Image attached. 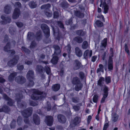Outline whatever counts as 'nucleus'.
Here are the masks:
<instances>
[{
  "label": "nucleus",
  "instance_id": "nucleus-6",
  "mask_svg": "<svg viewBox=\"0 0 130 130\" xmlns=\"http://www.w3.org/2000/svg\"><path fill=\"white\" fill-rule=\"evenodd\" d=\"M15 80L18 84H22L26 82V79L23 76H20L16 77L15 78Z\"/></svg>",
  "mask_w": 130,
  "mask_h": 130
},
{
  "label": "nucleus",
  "instance_id": "nucleus-4",
  "mask_svg": "<svg viewBox=\"0 0 130 130\" xmlns=\"http://www.w3.org/2000/svg\"><path fill=\"white\" fill-rule=\"evenodd\" d=\"M43 92H41L37 89H35L31 96V98L33 100H37L39 98V95L43 94Z\"/></svg>",
  "mask_w": 130,
  "mask_h": 130
},
{
  "label": "nucleus",
  "instance_id": "nucleus-34",
  "mask_svg": "<svg viewBox=\"0 0 130 130\" xmlns=\"http://www.w3.org/2000/svg\"><path fill=\"white\" fill-rule=\"evenodd\" d=\"M58 58L57 56H54L51 59V61L53 64H56L58 62Z\"/></svg>",
  "mask_w": 130,
  "mask_h": 130
},
{
  "label": "nucleus",
  "instance_id": "nucleus-61",
  "mask_svg": "<svg viewBox=\"0 0 130 130\" xmlns=\"http://www.w3.org/2000/svg\"><path fill=\"white\" fill-rule=\"evenodd\" d=\"M45 14L48 17H51L52 15V13L49 11H45Z\"/></svg>",
  "mask_w": 130,
  "mask_h": 130
},
{
  "label": "nucleus",
  "instance_id": "nucleus-25",
  "mask_svg": "<svg viewBox=\"0 0 130 130\" xmlns=\"http://www.w3.org/2000/svg\"><path fill=\"white\" fill-rule=\"evenodd\" d=\"M75 53L76 55L78 57H80L82 55V52L80 49L77 47L75 49Z\"/></svg>",
  "mask_w": 130,
  "mask_h": 130
},
{
  "label": "nucleus",
  "instance_id": "nucleus-38",
  "mask_svg": "<svg viewBox=\"0 0 130 130\" xmlns=\"http://www.w3.org/2000/svg\"><path fill=\"white\" fill-rule=\"evenodd\" d=\"M60 5L64 9L68 7L69 4L66 2L64 1L61 3Z\"/></svg>",
  "mask_w": 130,
  "mask_h": 130
},
{
  "label": "nucleus",
  "instance_id": "nucleus-36",
  "mask_svg": "<svg viewBox=\"0 0 130 130\" xmlns=\"http://www.w3.org/2000/svg\"><path fill=\"white\" fill-rule=\"evenodd\" d=\"M112 120L114 122L117 121L118 118L119 116L115 113L112 114Z\"/></svg>",
  "mask_w": 130,
  "mask_h": 130
},
{
  "label": "nucleus",
  "instance_id": "nucleus-55",
  "mask_svg": "<svg viewBox=\"0 0 130 130\" xmlns=\"http://www.w3.org/2000/svg\"><path fill=\"white\" fill-rule=\"evenodd\" d=\"M79 76L82 79H83L85 76V74L82 72H80L79 73Z\"/></svg>",
  "mask_w": 130,
  "mask_h": 130
},
{
  "label": "nucleus",
  "instance_id": "nucleus-14",
  "mask_svg": "<svg viewBox=\"0 0 130 130\" xmlns=\"http://www.w3.org/2000/svg\"><path fill=\"white\" fill-rule=\"evenodd\" d=\"M26 77L28 80L31 79H34V73L33 70H30L27 72L26 75Z\"/></svg>",
  "mask_w": 130,
  "mask_h": 130
},
{
  "label": "nucleus",
  "instance_id": "nucleus-59",
  "mask_svg": "<svg viewBox=\"0 0 130 130\" xmlns=\"http://www.w3.org/2000/svg\"><path fill=\"white\" fill-rule=\"evenodd\" d=\"M124 47H125V51L127 53V54L129 55V51L128 50V47L127 45V44H125V45L124 46Z\"/></svg>",
  "mask_w": 130,
  "mask_h": 130
},
{
  "label": "nucleus",
  "instance_id": "nucleus-62",
  "mask_svg": "<svg viewBox=\"0 0 130 130\" xmlns=\"http://www.w3.org/2000/svg\"><path fill=\"white\" fill-rule=\"evenodd\" d=\"M73 108L75 111L79 110L80 109V107L79 106L76 105L73 106Z\"/></svg>",
  "mask_w": 130,
  "mask_h": 130
},
{
  "label": "nucleus",
  "instance_id": "nucleus-56",
  "mask_svg": "<svg viewBox=\"0 0 130 130\" xmlns=\"http://www.w3.org/2000/svg\"><path fill=\"white\" fill-rule=\"evenodd\" d=\"M17 69L19 70H22L24 68L23 66L22 65L18 64L17 65Z\"/></svg>",
  "mask_w": 130,
  "mask_h": 130
},
{
  "label": "nucleus",
  "instance_id": "nucleus-49",
  "mask_svg": "<svg viewBox=\"0 0 130 130\" xmlns=\"http://www.w3.org/2000/svg\"><path fill=\"white\" fill-rule=\"evenodd\" d=\"M34 79H31L30 80H28L29 81V83L27 85L29 87L32 86L34 85V83L33 80Z\"/></svg>",
  "mask_w": 130,
  "mask_h": 130
},
{
  "label": "nucleus",
  "instance_id": "nucleus-42",
  "mask_svg": "<svg viewBox=\"0 0 130 130\" xmlns=\"http://www.w3.org/2000/svg\"><path fill=\"white\" fill-rule=\"evenodd\" d=\"M10 43H7L6 46L4 47V50L5 52H8L10 50Z\"/></svg>",
  "mask_w": 130,
  "mask_h": 130
},
{
  "label": "nucleus",
  "instance_id": "nucleus-1",
  "mask_svg": "<svg viewBox=\"0 0 130 130\" xmlns=\"http://www.w3.org/2000/svg\"><path fill=\"white\" fill-rule=\"evenodd\" d=\"M32 112V107H29L22 112V114L24 118V122L27 125L24 126V128H27L28 127V125H30V121L28 118L31 115Z\"/></svg>",
  "mask_w": 130,
  "mask_h": 130
},
{
  "label": "nucleus",
  "instance_id": "nucleus-23",
  "mask_svg": "<svg viewBox=\"0 0 130 130\" xmlns=\"http://www.w3.org/2000/svg\"><path fill=\"white\" fill-rule=\"evenodd\" d=\"M72 82V83L74 85H76L81 83L79 79L77 77L73 78Z\"/></svg>",
  "mask_w": 130,
  "mask_h": 130
},
{
  "label": "nucleus",
  "instance_id": "nucleus-31",
  "mask_svg": "<svg viewBox=\"0 0 130 130\" xmlns=\"http://www.w3.org/2000/svg\"><path fill=\"white\" fill-rule=\"evenodd\" d=\"M51 5L49 4H47L43 5H42L41 7V9H44L45 10H48L51 7Z\"/></svg>",
  "mask_w": 130,
  "mask_h": 130
},
{
  "label": "nucleus",
  "instance_id": "nucleus-9",
  "mask_svg": "<svg viewBox=\"0 0 130 130\" xmlns=\"http://www.w3.org/2000/svg\"><path fill=\"white\" fill-rule=\"evenodd\" d=\"M81 119L80 117H76L72 121L71 123L70 124V126L72 128L75 127L80 122Z\"/></svg>",
  "mask_w": 130,
  "mask_h": 130
},
{
  "label": "nucleus",
  "instance_id": "nucleus-51",
  "mask_svg": "<svg viewBox=\"0 0 130 130\" xmlns=\"http://www.w3.org/2000/svg\"><path fill=\"white\" fill-rule=\"evenodd\" d=\"M30 105L34 106H36L38 105V102H35L31 101L30 102Z\"/></svg>",
  "mask_w": 130,
  "mask_h": 130
},
{
  "label": "nucleus",
  "instance_id": "nucleus-52",
  "mask_svg": "<svg viewBox=\"0 0 130 130\" xmlns=\"http://www.w3.org/2000/svg\"><path fill=\"white\" fill-rule=\"evenodd\" d=\"M16 121L14 120H13L11 123L10 126L11 128H14L15 126Z\"/></svg>",
  "mask_w": 130,
  "mask_h": 130
},
{
  "label": "nucleus",
  "instance_id": "nucleus-57",
  "mask_svg": "<svg viewBox=\"0 0 130 130\" xmlns=\"http://www.w3.org/2000/svg\"><path fill=\"white\" fill-rule=\"evenodd\" d=\"M17 123L18 125H20L21 124L22 122V119L20 117H19L17 119Z\"/></svg>",
  "mask_w": 130,
  "mask_h": 130
},
{
  "label": "nucleus",
  "instance_id": "nucleus-41",
  "mask_svg": "<svg viewBox=\"0 0 130 130\" xmlns=\"http://www.w3.org/2000/svg\"><path fill=\"white\" fill-rule=\"evenodd\" d=\"M88 43L86 41H84L82 45V47L83 49H85L87 48L88 47Z\"/></svg>",
  "mask_w": 130,
  "mask_h": 130
},
{
  "label": "nucleus",
  "instance_id": "nucleus-64",
  "mask_svg": "<svg viewBox=\"0 0 130 130\" xmlns=\"http://www.w3.org/2000/svg\"><path fill=\"white\" fill-rule=\"evenodd\" d=\"M17 26L19 27H21L23 26V23L21 22H18L16 23Z\"/></svg>",
  "mask_w": 130,
  "mask_h": 130
},
{
  "label": "nucleus",
  "instance_id": "nucleus-21",
  "mask_svg": "<svg viewBox=\"0 0 130 130\" xmlns=\"http://www.w3.org/2000/svg\"><path fill=\"white\" fill-rule=\"evenodd\" d=\"M92 52L91 51L90 52L89 50H86L84 53L83 56L84 58L86 59L87 58L88 56L91 57L92 56Z\"/></svg>",
  "mask_w": 130,
  "mask_h": 130
},
{
  "label": "nucleus",
  "instance_id": "nucleus-19",
  "mask_svg": "<svg viewBox=\"0 0 130 130\" xmlns=\"http://www.w3.org/2000/svg\"><path fill=\"white\" fill-rule=\"evenodd\" d=\"M43 67L40 65H37L36 68V72L39 73L41 74L43 73Z\"/></svg>",
  "mask_w": 130,
  "mask_h": 130
},
{
  "label": "nucleus",
  "instance_id": "nucleus-12",
  "mask_svg": "<svg viewBox=\"0 0 130 130\" xmlns=\"http://www.w3.org/2000/svg\"><path fill=\"white\" fill-rule=\"evenodd\" d=\"M58 120L59 122L61 123H65L66 121V118L64 115L60 114L57 116Z\"/></svg>",
  "mask_w": 130,
  "mask_h": 130
},
{
  "label": "nucleus",
  "instance_id": "nucleus-54",
  "mask_svg": "<svg viewBox=\"0 0 130 130\" xmlns=\"http://www.w3.org/2000/svg\"><path fill=\"white\" fill-rule=\"evenodd\" d=\"M105 81L107 84L110 83L111 82V77L110 76L106 77Z\"/></svg>",
  "mask_w": 130,
  "mask_h": 130
},
{
  "label": "nucleus",
  "instance_id": "nucleus-60",
  "mask_svg": "<svg viewBox=\"0 0 130 130\" xmlns=\"http://www.w3.org/2000/svg\"><path fill=\"white\" fill-rule=\"evenodd\" d=\"M98 99V96L96 95H94L93 98V101L95 103L97 102Z\"/></svg>",
  "mask_w": 130,
  "mask_h": 130
},
{
  "label": "nucleus",
  "instance_id": "nucleus-43",
  "mask_svg": "<svg viewBox=\"0 0 130 130\" xmlns=\"http://www.w3.org/2000/svg\"><path fill=\"white\" fill-rule=\"evenodd\" d=\"M107 39H104L101 42V45L100 46V47H105L107 45Z\"/></svg>",
  "mask_w": 130,
  "mask_h": 130
},
{
  "label": "nucleus",
  "instance_id": "nucleus-58",
  "mask_svg": "<svg viewBox=\"0 0 130 130\" xmlns=\"http://www.w3.org/2000/svg\"><path fill=\"white\" fill-rule=\"evenodd\" d=\"M24 63L25 64L30 65L32 64V61H29L26 60H25Z\"/></svg>",
  "mask_w": 130,
  "mask_h": 130
},
{
  "label": "nucleus",
  "instance_id": "nucleus-18",
  "mask_svg": "<svg viewBox=\"0 0 130 130\" xmlns=\"http://www.w3.org/2000/svg\"><path fill=\"white\" fill-rule=\"evenodd\" d=\"M33 120L35 123L36 125H39L40 123V120L39 117L35 114L33 115Z\"/></svg>",
  "mask_w": 130,
  "mask_h": 130
},
{
  "label": "nucleus",
  "instance_id": "nucleus-40",
  "mask_svg": "<svg viewBox=\"0 0 130 130\" xmlns=\"http://www.w3.org/2000/svg\"><path fill=\"white\" fill-rule=\"evenodd\" d=\"M71 100L73 102L75 103H77L79 102V99L78 97H72Z\"/></svg>",
  "mask_w": 130,
  "mask_h": 130
},
{
  "label": "nucleus",
  "instance_id": "nucleus-47",
  "mask_svg": "<svg viewBox=\"0 0 130 130\" xmlns=\"http://www.w3.org/2000/svg\"><path fill=\"white\" fill-rule=\"evenodd\" d=\"M99 68H98L97 71V72L98 73L100 72H104V67L103 65L102 64H100L99 65Z\"/></svg>",
  "mask_w": 130,
  "mask_h": 130
},
{
  "label": "nucleus",
  "instance_id": "nucleus-39",
  "mask_svg": "<svg viewBox=\"0 0 130 130\" xmlns=\"http://www.w3.org/2000/svg\"><path fill=\"white\" fill-rule=\"evenodd\" d=\"M29 6L32 8H36L37 6V4L33 1L30 2L29 3Z\"/></svg>",
  "mask_w": 130,
  "mask_h": 130
},
{
  "label": "nucleus",
  "instance_id": "nucleus-29",
  "mask_svg": "<svg viewBox=\"0 0 130 130\" xmlns=\"http://www.w3.org/2000/svg\"><path fill=\"white\" fill-rule=\"evenodd\" d=\"M27 37V40L30 41L35 38V35L33 33L29 32L28 33Z\"/></svg>",
  "mask_w": 130,
  "mask_h": 130
},
{
  "label": "nucleus",
  "instance_id": "nucleus-27",
  "mask_svg": "<svg viewBox=\"0 0 130 130\" xmlns=\"http://www.w3.org/2000/svg\"><path fill=\"white\" fill-rule=\"evenodd\" d=\"M60 87L59 84H56L53 85L52 87V90L54 91H57L60 89Z\"/></svg>",
  "mask_w": 130,
  "mask_h": 130
},
{
  "label": "nucleus",
  "instance_id": "nucleus-24",
  "mask_svg": "<svg viewBox=\"0 0 130 130\" xmlns=\"http://www.w3.org/2000/svg\"><path fill=\"white\" fill-rule=\"evenodd\" d=\"M35 37L37 41L41 40L42 37L41 32L40 31H37L35 35Z\"/></svg>",
  "mask_w": 130,
  "mask_h": 130
},
{
  "label": "nucleus",
  "instance_id": "nucleus-63",
  "mask_svg": "<svg viewBox=\"0 0 130 130\" xmlns=\"http://www.w3.org/2000/svg\"><path fill=\"white\" fill-rule=\"evenodd\" d=\"M57 23L58 26L61 28H64V26L63 24L60 21H58Z\"/></svg>",
  "mask_w": 130,
  "mask_h": 130
},
{
  "label": "nucleus",
  "instance_id": "nucleus-17",
  "mask_svg": "<svg viewBox=\"0 0 130 130\" xmlns=\"http://www.w3.org/2000/svg\"><path fill=\"white\" fill-rule=\"evenodd\" d=\"M107 4H106L105 2H103V6L104 8V13H106L107 12V11L108 9V7L107 4H109L110 3V0H107Z\"/></svg>",
  "mask_w": 130,
  "mask_h": 130
},
{
  "label": "nucleus",
  "instance_id": "nucleus-8",
  "mask_svg": "<svg viewBox=\"0 0 130 130\" xmlns=\"http://www.w3.org/2000/svg\"><path fill=\"white\" fill-rule=\"evenodd\" d=\"M108 88L106 86L105 87L103 90V97L101 101V103H104L108 95Z\"/></svg>",
  "mask_w": 130,
  "mask_h": 130
},
{
  "label": "nucleus",
  "instance_id": "nucleus-5",
  "mask_svg": "<svg viewBox=\"0 0 130 130\" xmlns=\"http://www.w3.org/2000/svg\"><path fill=\"white\" fill-rule=\"evenodd\" d=\"M41 28L43 30L45 36L47 38L50 36V29L48 26L45 24H42L41 25Z\"/></svg>",
  "mask_w": 130,
  "mask_h": 130
},
{
  "label": "nucleus",
  "instance_id": "nucleus-16",
  "mask_svg": "<svg viewBox=\"0 0 130 130\" xmlns=\"http://www.w3.org/2000/svg\"><path fill=\"white\" fill-rule=\"evenodd\" d=\"M3 97L5 100L8 101L7 102V104L8 105L11 106L13 105L14 102L6 94H3Z\"/></svg>",
  "mask_w": 130,
  "mask_h": 130
},
{
  "label": "nucleus",
  "instance_id": "nucleus-44",
  "mask_svg": "<svg viewBox=\"0 0 130 130\" xmlns=\"http://www.w3.org/2000/svg\"><path fill=\"white\" fill-rule=\"evenodd\" d=\"M76 33L77 35L81 36H83L84 34V32L82 30H79L76 31Z\"/></svg>",
  "mask_w": 130,
  "mask_h": 130
},
{
  "label": "nucleus",
  "instance_id": "nucleus-48",
  "mask_svg": "<svg viewBox=\"0 0 130 130\" xmlns=\"http://www.w3.org/2000/svg\"><path fill=\"white\" fill-rule=\"evenodd\" d=\"M21 49L22 51H24L25 52L28 54H29L30 52V51L29 50L24 46H22L21 47Z\"/></svg>",
  "mask_w": 130,
  "mask_h": 130
},
{
  "label": "nucleus",
  "instance_id": "nucleus-13",
  "mask_svg": "<svg viewBox=\"0 0 130 130\" xmlns=\"http://www.w3.org/2000/svg\"><path fill=\"white\" fill-rule=\"evenodd\" d=\"M113 56V55L109 57V60L108 62V69L109 71H111L113 69V60L112 57Z\"/></svg>",
  "mask_w": 130,
  "mask_h": 130
},
{
  "label": "nucleus",
  "instance_id": "nucleus-35",
  "mask_svg": "<svg viewBox=\"0 0 130 130\" xmlns=\"http://www.w3.org/2000/svg\"><path fill=\"white\" fill-rule=\"evenodd\" d=\"M2 112H7L9 111L10 110L9 107L6 105H4L1 108Z\"/></svg>",
  "mask_w": 130,
  "mask_h": 130
},
{
  "label": "nucleus",
  "instance_id": "nucleus-45",
  "mask_svg": "<svg viewBox=\"0 0 130 130\" xmlns=\"http://www.w3.org/2000/svg\"><path fill=\"white\" fill-rule=\"evenodd\" d=\"M104 81V78L103 77H101L98 81V85L100 86H102V84L103 83Z\"/></svg>",
  "mask_w": 130,
  "mask_h": 130
},
{
  "label": "nucleus",
  "instance_id": "nucleus-28",
  "mask_svg": "<svg viewBox=\"0 0 130 130\" xmlns=\"http://www.w3.org/2000/svg\"><path fill=\"white\" fill-rule=\"evenodd\" d=\"M17 73L16 72H13L11 73L9 76L8 79V80L10 82L13 81L14 77L17 75Z\"/></svg>",
  "mask_w": 130,
  "mask_h": 130
},
{
  "label": "nucleus",
  "instance_id": "nucleus-53",
  "mask_svg": "<svg viewBox=\"0 0 130 130\" xmlns=\"http://www.w3.org/2000/svg\"><path fill=\"white\" fill-rule=\"evenodd\" d=\"M95 23L97 26L99 27H101L103 25V23L99 20L96 21Z\"/></svg>",
  "mask_w": 130,
  "mask_h": 130
},
{
  "label": "nucleus",
  "instance_id": "nucleus-26",
  "mask_svg": "<svg viewBox=\"0 0 130 130\" xmlns=\"http://www.w3.org/2000/svg\"><path fill=\"white\" fill-rule=\"evenodd\" d=\"M37 43L35 40H33L31 42L29 47L31 50H33L37 47Z\"/></svg>",
  "mask_w": 130,
  "mask_h": 130
},
{
  "label": "nucleus",
  "instance_id": "nucleus-33",
  "mask_svg": "<svg viewBox=\"0 0 130 130\" xmlns=\"http://www.w3.org/2000/svg\"><path fill=\"white\" fill-rule=\"evenodd\" d=\"M75 15L79 18H83L84 16V13H81L79 11H77L75 12Z\"/></svg>",
  "mask_w": 130,
  "mask_h": 130
},
{
  "label": "nucleus",
  "instance_id": "nucleus-37",
  "mask_svg": "<svg viewBox=\"0 0 130 130\" xmlns=\"http://www.w3.org/2000/svg\"><path fill=\"white\" fill-rule=\"evenodd\" d=\"M64 62H62L60 64V67L61 68V70L60 71L59 74L60 76H62L63 75L64 73V69L63 65Z\"/></svg>",
  "mask_w": 130,
  "mask_h": 130
},
{
  "label": "nucleus",
  "instance_id": "nucleus-3",
  "mask_svg": "<svg viewBox=\"0 0 130 130\" xmlns=\"http://www.w3.org/2000/svg\"><path fill=\"white\" fill-rule=\"evenodd\" d=\"M19 59V56L17 55H15L14 58L8 62L7 65L10 67L14 66L17 63Z\"/></svg>",
  "mask_w": 130,
  "mask_h": 130
},
{
  "label": "nucleus",
  "instance_id": "nucleus-2",
  "mask_svg": "<svg viewBox=\"0 0 130 130\" xmlns=\"http://www.w3.org/2000/svg\"><path fill=\"white\" fill-rule=\"evenodd\" d=\"M23 96L22 94L18 93L16 94L15 99L17 101V105L19 107L24 108L26 106V103L24 102L21 103L20 100L23 98Z\"/></svg>",
  "mask_w": 130,
  "mask_h": 130
},
{
  "label": "nucleus",
  "instance_id": "nucleus-30",
  "mask_svg": "<svg viewBox=\"0 0 130 130\" xmlns=\"http://www.w3.org/2000/svg\"><path fill=\"white\" fill-rule=\"evenodd\" d=\"M73 40L78 43H80L83 41L82 38L79 36H76L73 38Z\"/></svg>",
  "mask_w": 130,
  "mask_h": 130
},
{
  "label": "nucleus",
  "instance_id": "nucleus-7",
  "mask_svg": "<svg viewBox=\"0 0 130 130\" xmlns=\"http://www.w3.org/2000/svg\"><path fill=\"white\" fill-rule=\"evenodd\" d=\"M82 65L81 63L78 60L76 59L74 60L73 68L74 70H76L79 69Z\"/></svg>",
  "mask_w": 130,
  "mask_h": 130
},
{
  "label": "nucleus",
  "instance_id": "nucleus-10",
  "mask_svg": "<svg viewBox=\"0 0 130 130\" xmlns=\"http://www.w3.org/2000/svg\"><path fill=\"white\" fill-rule=\"evenodd\" d=\"M1 18L3 20L1 22L2 24H4L9 23L11 21V19L9 16L5 17L3 15L1 16Z\"/></svg>",
  "mask_w": 130,
  "mask_h": 130
},
{
  "label": "nucleus",
  "instance_id": "nucleus-11",
  "mask_svg": "<svg viewBox=\"0 0 130 130\" xmlns=\"http://www.w3.org/2000/svg\"><path fill=\"white\" fill-rule=\"evenodd\" d=\"M45 122L47 124L50 126H51L53 124V117L51 116H47L46 117Z\"/></svg>",
  "mask_w": 130,
  "mask_h": 130
},
{
  "label": "nucleus",
  "instance_id": "nucleus-32",
  "mask_svg": "<svg viewBox=\"0 0 130 130\" xmlns=\"http://www.w3.org/2000/svg\"><path fill=\"white\" fill-rule=\"evenodd\" d=\"M76 85L74 89L76 91H78L81 90L83 86V85L81 83Z\"/></svg>",
  "mask_w": 130,
  "mask_h": 130
},
{
  "label": "nucleus",
  "instance_id": "nucleus-22",
  "mask_svg": "<svg viewBox=\"0 0 130 130\" xmlns=\"http://www.w3.org/2000/svg\"><path fill=\"white\" fill-rule=\"evenodd\" d=\"M53 47L55 49L54 54L58 55L60 54L61 52V50L60 47L58 46L57 45H54Z\"/></svg>",
  "mask_w": 130,
  "mask_h": 130
},
{
  "label": "nucleus",
  "instance_id": "nucleus-46",
  "mask_svg": "<svg viewBox=\"0 0 130 130\" xmlns=\"http://www.w3.org/2000/svg\"><path fill=\"white\" fill-rule=\"evenodd\" d=\"M44 69L47 73L48 75H50L51 74V70L49 67L47 66H45L44 67Z\"/></svg>",
  "mask_w": 130,
  "mask_h": 130
},
{
  "label": "nucleus",
  "instance_id": "nucleus-20",
  "mask_svg": "<svg viewBox=\"0 0 130 130\" xmlns=\"http://www.w3.org/2000/svg\"><path fill=\"white\" fill-rule=\"evenodd\" d=\"M11 6L10 5H7L4 7V11L5 13L8 14L11 12Z\"/></svg>",
  "mask_w": 130,
  "mask_h": 130
},
{
  "label": "nucleus",
  "instance_id": "nucleus-50",
  "mask_svg": "<svg viewBox=\"0 0 130 130\" xmlns=\"http://www.w3.org/2000/svg\"><path fill=\"white\" fill-rule=\"evenodd\" d=\"M15 31V29L14 28L12 27H10L9 29V32L11 35L14 34Z\"/></svg>",
  "mask_w": 130,
  "mask_h": 130
},
{
  "label": "nucleus",
  "instance_id": "nucleus-15",
  "mask_svg": "<svg viewBox=\"0 0 130 130\" xmlns=\"http://www.w3.org/2000/svg\"><path fill=\"white\" fill-rule=\"evenodd\" d=\"M20 14V10L17 8H15L12 15V18L14 19H16L18 18Z\"/></svg>",
  "mask_w": 130,
  "mask_h": 130
}]
</instances>
